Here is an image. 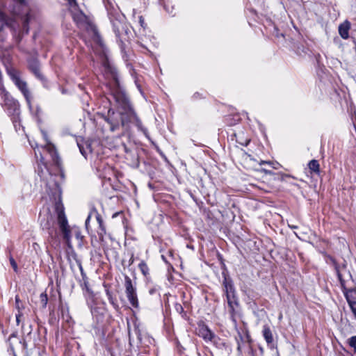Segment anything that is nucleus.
<instances>
[{
	"label": "nucleus",
	"instance_id": "nucleus-7",
	"mask_svg": "<svg viewBox=\"0 0 356 356\" xmlns=\"http://www.w3.org/2000/svg\"><path fill=\"white\" fill-rule=\"evenodd\" d=\"M32 17V15L30 13H27L20 18L19 21L8 19L7 27L11 31L12 35H16L17 33L21 32L28 34L29 32V23Z\"/></svg>",
	"mask_w": 356,
	"mask_h": 356
},
{
	"label": "nucleus",
	"instance_id": "nucleus-54",
	"mask_svg": "<svg viewBox=\"0 0 356 356\" xmlns=\"http://www.w3.org/2000/svg\"><path fill=\"white\" fill-rule=\"evenodd\" d=\"M60 92L62 94H67L68 91L67 89L64 88H60Z\"/></svg>",
	"mask_w": 356,
	"mask_h": 356
},
{
	"label": "nucleus",
	"instance_id": "nucleus-60",
	"mask_svg": "<svg viewBox=\"0 0 356 356\" xmlns=\"http://www.w3.org/2000/svg\"><path fill=\"white\" fill-rule=\"evenodd\" d=\"M102 228H106L105 226L104 225L103 222L101 224H99V229H102Z\"/></svg>",
	"mask_w": 356,
	"mask_h": 356
},
{
	"label": "nucleus",
	"instance_id": "nucleus-1",
	"mask_svg": "<svg viewBox=\"0 0 356 356\" xmlns=\"http://www.w3.org/2000/svg\"><path fill=\"white\" fill-rule=\"evenodd\" d=\"M35 155L38 162V168L35 171L38 172L41 180L44 182L46 192L49 198L54 202V208L57 214V220L60 230L62 233L63 240L67 245L70 246L71 231L65 213V208L62 202L61 188L56 180L58 176L50 172L47 163L44 162V156L39 150H35Z\"/></svg>",
	"mask_w": 356,
	"mask_h": 356
},
{
	"label": "nucleus",
	"instance_id": "nucleus-48",
	"mask_svg": "<svg viewBox=\"0 0 356 356\" xmlns=\"http://www.w3.org/2000/svg\"><path fill=\"white\" fill-rule=\"evenodd\" d=\"M259 164L260 165H263V164L274 165V162H273V161H261Z\"/></svg>",
	"mask_w": 356,
	"mask_h": 356
},
{
	"label": "nucleus",
	"instance_id": "nucleus-31",
	"mask_svg": "<svg viewBox=\"0 0 356 356\" xmlns=\"http://www.w3.org/2000/svg\"><path fill=\"white\" fill-rule=\"evenodd\" d=\"M8 92H9L6 90L2 80H0V99H1L3 96H5V95Z\"/></svg>",
	"mask_w": 356,
	"mask_h": 356
},
{
	"label": "nucleus",
	"instance_id": "nucleus-22",
	"mask_svg": "<svg viewBox=\"0 0 356 356\" xmlns=\"http://www.w3.org/2000/svg\"><path fill=\"white\" fill-rule=\"evenodd\" d=\"M308 168L311 172H314L316 175L320 174V165L318 161L316 159H312L308 163Z\"/></svg>",
	"mask_w": 356,
	"mask_h": 356
},
{
	"label": "nucleus",
	"instance_id": "nucleus-56",
	"mask_svg": "<svg viewBox=\"0 0 356 356\" xmlns=\"http://www.w3.org/2000/svg\"><path fill=\"white\" fill-rule=\"evenodd\" d=\"M90 219V215H89V216H88V218H86V222H85V224H86V227H88V223H89Z\"/></svg>",
	"mask_w": 356,
	"mask_h": 356
},
{
	"label": "nucleus",
	"instance_id": "nucleus-23",
	"mask_svg": "<svg viewBox=\"0 0 356 356\" xmlns=\"http://www.w3.org/2000/svg\"><path fill=\"white\" fill-rule=\"evenodd\" d=\"M227 302L228 304V306L235 305V306H240L239 300L238 298V296L236 295V293L232 295H228L226 296Z\"/></svg>",
	"mask_w": 356,
	"mask_h": 356
},
{
	"label": "nucleus",
	"instance_id": "nucleus-27",
	"mask_svg": "<svg viewBox=\"0 0 356 356\" xmlns=\"http://www.w3.org/2000/svg\"><path fill=\"white\" fill-rule=\"evenodd\" d=\"M138 268L143 275L147 276L149 275V268L144 261H141L138 264Z\"/></svg>",
	"mask_w": 356,
	"mask_h": 356
},
{
	"label": "nucleus",
	"instance_id": "nucleus-29",
	"mask_svg": "<svg viewBox=\"0 0 356 356\" xmlns=\"http://www.w3.org/2000/svg\"><path fill=\"white\" fill-rule=\"evenodd\" d=\"M348 345L353 348L355 353H356V335L352 336L347 340Z\"/></svg>",
	"mask_w": 356,
	"mask_h": 356
},
{
	"label": "nucleus",
	"instance_id": "nucleus-24",
	"mask_svg": "<svg viewBox=\"0 0 356 356\" xmlns=\"http://www.w3.org/2000/svg\"><path fill=\"white\" fill-rule=\"evenodd\" d=\"M8 19L6 15L0 11V33L3 31L5 27H7Z\"/></svg>",
	"mask_w": 356,
	"mask_h": 356
},
{
	"label": "nucleus",
	"instance_id": "nucleus-50",
	"mask_svg": "<svg viewBox=\"0 0 356 356\" xmlns=\"http://www.w3.org/2000/svg\"><path fill=\"white\" fill-rule=\"evenodd\" d=\"M96 218H97V220L98 222V224H101V223L103 222V220H102L101 216L99 213H97V215L96 216Z\"/></svg>",
	"mask_w": 356,
	"mask_h": 356
},
{
	"label": "nucleus",
	"instance_id": "nucleus-17",
	"mask_svg": "<svg viewBox=\"0 0 356 356\" xmlns=\"http://www.w3.org/2000/svg\"><path fill=\"white\" fill-rule=\"evenodd\" d=\"M224 293L225 296L236 293L233 281L230 278L225 277L222 282Z\"/></svg>",
	"mask_w": 356,
	"mask_h": 356
},
{
	"label": "nucleus",
	"instance_id": "nucleus-14",
	"mask_svg": "<svg viewBox=\"0 0 356 356\" xmlns=\"http://www.w3.org/2000/svg\"><path fill=\"white\" fill-rule=\"evenodd\" d=\"M78 266L81 275V278H79L78 280L79 284L83 291H85L90 296L92 295L93 291L89 286L88 277H87L86 273L83 270L81 263L79 262Z\"/></svg>",
	"mask_w": 356,
	"mask_h": 356
},
{
	"label": "nucleus",
	"instance_id": "nucleus-46",
	"mask_svg": "<svg viewBox=\"0 0 356 356\" xmlns=\"http://www.w3.org/2000/svg\"><path fill=\"white\" fill-rule=\"evenodd\" d=\"M18 334L17 332H13L9 336L8 340L10 341L12 338H16L17 337Z\"/></svg>",
	"mask_w": 356,
	"mask_h": 356
},
{
	"label": "nucleus",
	"instance_id": "nucleus-39",
	"mask_svg": "<svg viewBox=\"0 0 356 356\" xmlns=\"http://www.w3.org/2000/svg\"><path fill=\"white\" fill-rule=\"evenodd\" d=\"M138 19H139V24H140V25L143 28H144V29H145V26H146V24H145V19H144L143 17L140 15V16H139Z\"/></svg>",
	"mask_w": 356,
	"mask_h": 356
},
{
	"label": "nucleus",
	"instance_id": "nucleus-13",
	"mask_svg": "<svg viewBox=\"0 0 356 356\" xmlns=\"http://www.w3.org/2000/svg\"><path fill=\"white\" fill-rule=\"evenodd\" d=\"M197 335L202 338L205 342H209L213 337L214 332H212L204 322L198 324L197 330Z\"/></svg>",
	"mask_w": 356,
	"mask_h": 356
},
{
	"label": "nucleus",
	"instance_id": "nucleus-47",
	"mask_svg": "<svg viewBox=\"0 0 356 356\" xmlns=\"http://www.w3.org/2000/svg\"><path fill=\"white\" fill-rule=\"evenodd\" d=\"M21 316H22V314L20 312H19L17 314H16V323L17 325L19 324Z\"/></svg>",
	"mask_w": 356,
	"mask_h": 356
},
{
	"label": "nucleus",
	"instance_id": "nucleus-33",
	"mask_svg": "<svg viewBox=\"0 0 356 356\" xmlns=\"http://www.w3.org/2000/svg\"><path fill=\"white\" fill-rule=\"evenodd\" d=\"M9 261H10V265H11L12 268H13L14 271L17 273L18 267H17V264L15 260L13 259V257H10Z\"/></svg>",
	"mask_w": 356,
	"mask_h": 356
},
{
	"label": "nucleus",
	"instance_id": "nucleus-6",
	"mask_svg": "<svg viewBox=\"0 0 356 356\" xmlns=\"http://www.w3.org/2000/svg\"><path fill=\"white\" fill-rule=\"evenodd\" d=\"M1 105L10 117L13 126L16 127L19 122V115H20V105L10 92L3 96L1 99Z\"/></svg>",
	"mask_w": 356,
	"mask_h": 356
},
{
	"label": "nucleus",
	"instance_id": "nucleus-2",
	"mask_svg": "<svg viewBox=\"0 0 356 356\" xmlns=\"http://www.w3.org/2000/svg\"><path fill=\"white\" fill-rule=\"evenodd\" d=\"M104 67L106 72L111 75L112 80L110 86L111 95L113 97L121 115L122 127H128L129 124L133 123L139 131L147 136V129L143 127L141 120L134 109L129 96L120 85L117 69L108 63H105Z\"/></svg>",
	"mask_w": 356,
	"mask_h": 356
},
{
	"label": "nucleus",
	"instance_id": "nucleus-43",
	"mask_svg": "<svg viewBox=\"0 0 356 356\" xmlns=\"http://www.w3.org/2000/svg\"><path fill=\"white\" fill-rule=\"evenodd\" d=\"M75 236L77 239L82 240L83 236L81 234V232L79 230H74Z\"/></svg>",
	"mask_w": 356,
	"mask_h": 356
},
{
	"label": "nucleus",
	"instance_id": "nucleus-44",
	"mask_svg": "<svg viewBox=\"0 0 356 356\" xmlns=\"http://www.w3.org/2000/svg\"><path fill=\"white\" fill-rule=\"evenodd\" d=\"M9 350L12 352L13 356H17L15 351L14 346L11 343H9Z\"/></svg>",
	"mask_w": 356,
	"mask_h": 356
},
{
	"label": "nucleus",
	"instance_id": "nucleus-36",
	"mask_svg": "<svg viewBox=\"0 0 356 356\" xmlns=\"http://www.w3.org/2000/svg\"><path fill=\"white\" fill-rule=\"evenodd\" d=\"M260 171L265 173L266 175H269L270 176H273V175H274V172L270 170H267L266 168H261Z\"/></svg>",
	"mask_w": 356,
	"mask_h": 356
},
{
	"label": "nucleus",
	"instance_id": "nucleus-20",
	"mask_svg": "<svg viewBox=\"0 0 356 356\" xmlns=\"http://www.w3.org/2000/svg\"><path fill=\"white\" fill-rule=\"evenodd\" d=\"M209 341L211 342L216 348L220 350L226 349L227 347L225 340L220 338L216 334H214L213 337H212Z\"/></svg>",
	"mask_w": 356,
	"mask_h": 356
},
{
	"label": "nucleus",
	"instance_id": "nucleus-55",
	"mask_svg": "<svg viewBox=\"0 0 356 356\" xmlns=\"http://www.w3.org/2000/svg\"><path fill=\"white\" fill-rule=\"evenodd\" d=\"M248 297L250 300H254V299L255 298V296L253 294H250V293L248 294Z\"/></svg>",
	"mask_w": 356,
	"mask_h": 356
},
{
	"label": "nucleus",
	"instance_id": "nucleus-8",
	"mask_svg": "<svg viewBox=\"0 0 356 356\" xmlns=\"http://www.w3.org/2000/svg\"><path fill=\"white\" fill-rule=\"evenodd\" d=\"M28 70L41 81L42 86L45 88H49V83L48 79L40 71V63L38 58V54L31 56L26 59Z\"/></svg>",
	"mask_w": 356,
	"mask_h": 356
},
{
	"label": "nucleus",
	"instance_id": "nucleus-62",
	"mask_svg": "<svg viewBox=\"0 0 356 356\" xmlns=\"http://www.w3.org/2000/svg\"><path fill=\"white\" fill-rule=\"evenodd\" d=\"M120 213L119 212H116L113 215V218H115L118 215H119Z\"/></svg>",
	"mask_w": 356,
	"mask_h": 356
},
{
	"label": "nucleus",
	"instance_id": "nucleus-35",
	"mask_svg": "<svg viewBox=\"0 0 356 356\" xmlns=\"http://www.w3.org/2000/svg\"><path fill=\"white\" fill-rule=\"evenodd\" d=\"M77 145L79 147V151L81 152V154L85 157L86 158V156H87V152L86 150L85 149L83 145H81V143H77Z\"/></svg>",
	"mask_w": 356,
	"mask_h": 356
},
{
	"label": "nucleus",
	"instance_id": "nucleus-59",
	"mask_svg": "<svg viewBox=\"0 0 356 356\" xmlns=\"http://www.w3.org/2000/svg\"><path fill=\"white\" fill-rule=\"evenodd\" d=\"M237 350L239 352V353H241L242 350H241V346L240 345V343L238 342V346H237Z\"/></svg>",
	"mask_w": 356,
	"mask_h": 356
},
{
	"label": "nucleus",
	"instance_id": "nucleus-63",
	"mask_svg": "<svg viewBox=\"0 0 356 356\" xmlns=\"http://www.w3.org/2000/svg\"><path fill=\"white\" fill-rule=\"evenodd\" d=\"M78 87L81 89V90H83V86L81 84H79Z\"/></svg>",
	"mask_w": 356,
	"mask_h": 356
},
{
	"label": "nucleus",
	"instance_id": "nucleus-25",
	"mask_svg": "<svg viewBox=\"0 0 356 356\" xmlns=\"http://www.w3.org/2000/svg\"><path fill=\"white\" fill-rule=\"evenodd\" d=\"M285 177H291V175H287V174H284L282 172H279V173L274 172V175H273L272 178L270 179L275 180V181H283L284 180Z\"/></svg>",
	"mask_w": 356,
	"mask_h": 356
},
{
	"label": "nucleus",
	"instance_id": "nucleus-28",
	"mask_svg": "<svg viewBox=\"0 0 356 356\" xmlns=\"http://www.w3.org/2000/svg\"><path fill=\"white\" fill-rule=\"evenodd\" d=\"M48 302L47 294L45 292L42 293L40 295V303L42 309L46 308Z\"/></svg>",
	"mask_w": 356,
	"mask_h": 356
},
{
	"label": "nucleus",
	"instance_id": "nucleus-57",
	"mask_svg": "<svg viewBox=\"0 0 356 356\" xmlns=\"http://www.w3.org/2000/svg\"><path fill=\"white\" fill-rule=\"evenodd\" d=\"M159 153H160V155L165 159V161H168L167 157L162 152L159 151Z\"/></svg>",
	"mask_w": 356,
	"mask_h": 356
},
{
	"label": "nucleus",
	"instance_id": "nucleus-15",
	"mask_svg": "<svg viewBox=\"0 0 356 356\" xmlns=\"http://www.w3.org/2000/svg\"><path fill=\"white\" fill-rule=\"evenodd\" d=\"M103 286L105 290L106 296L110 304L115 310L118 311L120 309L119 304L115 297V295L114 294L113 291L111 289V285L108 284L104 283Z\"/></svg>",
	"mask_w": 356,
	"mask_h": 356
},
{
	"label": "nucleus",
	"instance_id": "nucleus-30",
	"mask_svg": "<svg viewBox=\"0 0 356 356\" xmlns=\"http://www.w3.org/2000/svg\"><path fill=\"white\" fill-rule=\"evenodd\" d=\"M347 302L351 309L355 318H356V301L350 300V298L346 299Z\"/></svg>",
	"mask_w": 356,
	"mask_h": 356
},
{
	"label": "nucleus",
	"instance_id": "nucleus-42",
	"mask_svg": "<svg viewBox=\"0 0 356 356\" xmlns=\"http://www.w3.org/2000/svg\"><path fill=\"white\" fill-rule=\"evenodd\" d=\"M175 308L178 312H179V313L184 312V308L180 304H177L175 305Z\"/></svg>",
	"mask_w": 356,
	"mask_h": 356
},
{
	"label": "nucleus",
	"instance_id": "nucleus-38",
	"mask_svg": "<svg viewBox=\"0 0 356 356\" xmlns=\"http://www.w3.org/2000/svg\"><path fill=\"white\" fill-rule=\"evenodd\" d=\"M67 1H68V3L71 7L78 8V3H76V0H67Z\"/></svg>",
	"mask_w": 356,
	"mask_h": 356
},
{
	"label": "nucleus",
	"instance_id": "nucleus-58",
	"mask_svg": "<svg viewBox=\"0 0 356 356\" xmlns=\"http://www.w3.org/2000/svg\"><path fill=\"white\" fill-rule=\"evenodd\" d=\"M289 227L291 229H298V227L297 225H289Z\"/></svg>",
	"mask_w": 356,
	"mask_h": 356
},
{
	"label": "nucleus",
	"instance_id": "nucleus-52",
	"mask_svg": "<svg viewBox=\"0 0 356 356\" xmlns=\"http://www.w3.org/2000/svg\"><path fill=\"white\" fill-rule=\"evenodd\" d=\"M97 312L95 308H91V313L93 317H96L97 319L99 318V316L95 314V312Z\"/></svg>",
	"mask_w": 356,
	"mask_h": 356
},
{
	"label": "nucleus",
	"instance_id": "nucleus-32",
	"mask_svg": "<svg viewBox=\"0 0 356 356\" xmlns=\"http://www.w3.org/2000/svg\"><path fill=\"white\" fill-rule=\"evenodd\" d=\"M24 34H25L24 32H21V33H17L16 35H13L15 42L17 44H19L21 42Z\"/></svg>",
	"mask_w": 356,
	"mask_h": 356
},
{
	"label": "nucleus",
	"instance_id": "nucleus-51",
	"mask_svg": "<svg viewBox=\"0 0 356 356\" xmlns=\"http://www.w3.org/2000/svg\"><path fill=\"white\" fill-rule=\"evenodd\" d=\"M19 343L21 344H22L24 348H27V343H26V341L25 339L20 340Z\"/></svg>",
	"mask_w": 356,
	"mask_h": 356
},
{
	"label": "nucleus",
	"instance_id": "nucleus-53",
	"mask_svg": "<svg viewBox=\"0 0 356 356\" xmlns=\"http://www.w3.org/2000/svg\"><path fill=\"white\" fill-rule=\"evenodd\" d=\"M274 169H278L279 167L280 166V164L277 162L276 163H274V165H270Z\"/></svg>",
	"mask_w": 356,
	"mask_h": 356
},
{
	"label": "nucleus",
	"instance_id": "nucleus-5",
	"mask_svg": "<svg viewBox=\"0 0 356 356\" xmlns=\"http://www.w3.org/2000/svg\"><path fill=\"white\" fill-rule=\"evenodd\" d=\"M332 261L343 293L346 299L350 298V293H356V289L350 286V283L353 282L352 275L349 270H346V264L340 266L334 259H332Z\"/></svg>",
	"mask_w": 356,
	"mask_h": 356
},
{
	"label": "nucleus",
	"instance_id": "nucleus-34",
	"mask_svg": "<svg viewBox=\"0 0 356 356\" xmlns=\"http://www.w3.org/2000/svg\"><path fill=\"white\" fill-rule=\"evenodd\" d=\"M106 233V228H102V229L99 230L98 236L100 241L103 242L104 241V235Z\"/></svg>",
	"mask_w": 356,
	"mask_h": 356
},
{
	"label": "nucleus",
	"instance_id": "nucleus-12",
	"mask_svg": "<svg viewBox=\"0 0 356 356\" xmlns=\"http://www.w3.org/2000/svg\"><path fill=\"white\" fill-rule=\"evenodd\" d=\"M119 115L120 117L116 115L115 111L113 108H110L108 110L107 114L103 115L104 120L110 124V129L112 131H114L118 129L120 125L122 126L121 115L120 113Z\"/></svg>",
	"mask_w": 356,
	"mask_h": 356
},
{
	"label": "nucleus",
	"instance_id": "nucleus-61",
	"mask_svg": "<svg viewBox=\"0 0 356 356\" xmlns=\"http://www.w3.org/2000/svg\"><path fill=\"white\" fill-rule=\"evenodd\" d=\"M321 58V55L319 54H318L316 56V59L317 60L318 63H319V58Z\"/></svg>",
	"mask_w": 356,
	"mask_h": 356
},
{
	"label": "nucleus",
	"instance_id": "nucleus-37",
	"mask_svg": "<svg viewBox=\"0 0 356 356\" xmlns=\"http://www.w3.org/2000/svg\"><path fill=\"white\" fill-rule=\"evenodd\" d=\"M14 127H15L16 131H19L21 128L24 130V127L21 124V120H20L19 116V122L17 123L16 127L14 126Z\"/></svg>",
	"mask_w": 356,
	"mask_h": 356
},
{
	"label": "nucleus",
	"instance_id": "nucleus-40",
	"mask_svg": "<svg viewBox=\"0 0 356 356\" xmlns=\"http://www.w3.org/2000/svg\"><path fill=\"white\" fill-rule=\"evenodd\" d=\"M157 292H158V289L156 287H152V288L149 289V293L152 296L157 293Z\"/></svg>",
	"mask_w": 356,
	"mask_h": 356
},
{
	"label": "nucleus",
	"instance_id": "nucleus-9",
	"mask_svg": "<svg viewBox=\"0 0 356 356\" xmlns=\"http://www.w3.org/2000/svg\"><path fill=\"white\" fill-rule=\"evenodd\" d=\"M124 287L126 296L129 304L134 308L138 309L139 307V302L136 293V287L128 275H124Z\"/></svg>",
	"mask_w": 356,
	"mask_h": 356
},
{
	"label": "nucleus",
	"instance_id": "nucleus-10",
	"mask_svg": "<svg viewBox=\"0 0 356 356\" xmlns=\"http://www.w3.org/2000/svg\"><path fill=\"white\" fill-rule=\"evenodd\" d=\"M43 137L46 141V145L42 148L47 151L50 155L53 163L58 168L60 167V159L58 156L56 148L54 144H52L48 139V136L46 132L42 131Z\"/></svg>",
	"mask_w": 356,
	"mask_h": 356
},
{
	"label": "nucleus",
	"instance_id": "nucleus-45",
	"mask_svg": "<svg viewBox=\"0 0 356 356\" xmlns=\"http://www.w3.org/2000/svg\"><path fill=\"white\" fill-rule=\"evenodd\" d=\"M202 95L199 92H195L192 97L193 99H197L198 98H200Z\"/></svg>",
	"mask_w": 356,
	"mask_h": 356
},
{
	"label": "nucleus",
	"instance_id": "nucleus-64",
	"mask_svg": "<svg viewBox=\"0 0 356 356\" xmlns=\"http://www.w3.org/2000/svg\"><path fill=\"white\" fill-rule=\"evenodd\" d=\"M162 259H163V260L165 262H166V263H167V261H166V259H165V257L163 255H162Z\"/></svg>",
	"mask_w": 356,
	"mask_h": 356
},
{
	"label": "nucleus",
	"instance_id": "nucleus-3",
	"mask_svg": "<svg viewBox=\"0 0 356 356\" xmlns=\"http://www.w3.org/2000/svg\"><path fill=\"white\" fill-rule=\"evenodd\" d=\"M107 15L112 25L116 41L120 48L124 59H127L126 42H129L131 31L125 15L120 11L117 5L108 2L105 5Z\"/></svg>",
	"mask_w": 356,
	"mask_h": 356
},
{
	"label": "nucleus",
	"instance_id": "nucleus-41",
	"mask_svg": "<svg viewBox=\"0 0 356 356\" xmlns=\"http://www.w3.org/2000/svg\"><path fill=\"white\" fill-rule=\"evenodd\" d=\"M273 34L277 37V38H279L280 36H282V37H284V34L283 33H278V29L277 27H274V32H273Z\"/></svg>",
	"mask_w": 356,
	"mask_h": 356
},
{
	"label": "nucleus",
	"instance_id": "nucleus-19",
	"mask_svg": "<svg viewBox=\"0 0 356 356\" xmlns=\"http://www.w3.org/2000/svg\"><path fill=\"white\" fill-rule=\"evenodd\" d=\"M350 29V23L348 20L339 26V34L344 40L349 38V30Z\"/></svg>",
	"mask_w": 356,
	"mask_h": 356
},
{
	"label": "nucleus",
	"instance_id": "nucleus-18",
	"mask_svg": "<svg viewBox=\"0 0 356 356\" xmlns=\"http://www.w3.org/2000/svg\"><path fill=\"white\" fill-rule=\"evenodd\" d=\"M262 334H263V337H264L265 341H266L268 346H269L270 347H273L274 343H273V333H272V331H271L270 327L268 325H264L263 326Z\"/></svg>",
	"mask_w": 356,
	"mask_h": 356
},
{
	"label": "nucleus",
	"instance_id": "nucleus-21",
	"mask_svg": "<svg viewBox=\"0 0 356 356\" xmlns=\"http://www.w3.org/2000/svg\"><path fill=\"white\" fill-rule=\"evenodd\" d=\"M229 307V313L230 315V318L234 324H236V317L240 314V306H228Z\"/></svg>",
	"mask_w": 356,
	"mask_h": 356
},
{
	"label": "nucleus",
	"instance_id": "nucleus-11",
	"mask_svg": "<svg viewBox=\"0 0 356 356\" xmlns=\"http://www.w3.org/2000/svg\"><path fill=\"white\" fill-rule=\"evenodd\" d=\"M72 15L74 22L80 29H88L90 26L88 16L82 10L77 9L75 11H72Z\"/></svg>",
	"mask_w": 356,
	"mask_h": 356
},
{
	"label": "nucleus",
	"instance_id": "nucleus-49",
	"mask_svg": "<svg viewBox=\"0 0 356 356\" xmlns=\"http://www.w3.org/2000/svg\"><path fill=\"white\" fill-rule=\"evenodd\" d=\"M15 299L16 307L17 309H19V302L20 300H19V296H16Z\"/></svg>",
	"mask_w": 356,
	"mask_h": 356
},
{
	"label": "nucleus",
	"instance_id": "nucleus-16",
	"mask_svg": "<svg viewBox=\"0 0 356 356\" xmlns=\"http://www.w3.org/2000/svg\"><path fill=\"white\" fill-rule=\"evenodd\" d=\"M129 70V73L131 76V77L134 79V83H135V85L137 88V89L138 90V91L140 92V95L145 97V93L142 89V86H141V78L142 76H139L137 72H136L135 69L134 68L133 65L130 63H128L127 65Z\"/></svg>",
	"mask_w": 356,
	"mask_h": 356
},
{
	"label": "nucleus",
	"instance_id": "nucleus-4",
	"mask_svg": "<svg viewBox=\"0 0 356 356\" xmlns=\"http://www.w3.org/2000/svg\"><path fill=\"white\" fill-rule=\"evenodd\" d=\"M5 67L8 76L23 95L28 106L31 108L33 97L28 87L27 82L21 77V72L11 65H5Z\"/></svg>",
	"mask_w": 356,
	"mask_h": 356
},
{
	"label": "nucleus",
	"instance_id": "nucleus-26",
	"mask_svg": "<svg viewBox=\"0 0 356 356\" xmlns=\"http://www.w3.org/2000/svg\"><path fill=\"white\" fill-rule=\"evenodd\" d=\"M296 52L300 56L308 54L309 49L306 47L303 44L297 45Z\"/></svg>",
	"mask_w": 356,
	"mask_h": 356
}]
</instances>
